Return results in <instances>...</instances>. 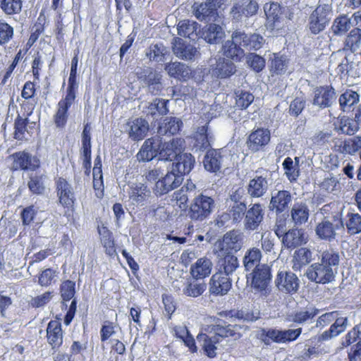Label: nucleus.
<instances>
[{
    "label": "nucleus",
    "instance_id": "nucleus-1",
    "mask_svg": "<svg viewBox=\"0 0 361 361\" xmlns=\"http://www.w3.org/2000/svg\"><path fill=\"white\" fill-rule=\"evenodd\" d=\"M339 261L340 257L336 251L325 250L321 255L320 262L312 264L307 269L305 276L316 283H331L335 279Z\"/></svg>",
    "mask_w": 361,
    "mask_h": 361
},
{
    "label": "nucleus",
    "instance_id": "nucleus-2",
    "mask_svg": "<svg viewBox=\"0 0 361 361\" xmlns=\"http://www.w3.org/2000/svg\"><path fill=\"white\" fill-rule=\"evenodd\" d=\"M332 16L331 4L319 1L308 18V27L312 34L317 35L329 25Z\"/></svg>",
    "mask_w": 361,
    "mask_h": 361
},
{
    "label": "nucleus",
    "instance_id": "nucleus-3",
    "mask_svg": "<svg viewBox=\"0 0 361 361\" xmlns=\"http://www.w3.org/2000/svg\"><path fill=\"white\" fill-rule=\"evenodd\" d=\"M215 206V201L212 197L200 194L191 202L188 216L193 221H202L210 216Z\"/></svg>",
    "mask_w": 361,
    "mask_h": 361
},
{
    "label": "nucleus",
    "instance_id": "nucleus-4",
    "mask_svg": "<svg viewBox=\"0 0 361 361\" xmlns=\"http://www.w3.org/2000/svg\"><path fill=\"white\" fill-rule=\"evenodd\" d=\"M335 219L324 218L315 227V233L318 238L326 241H332L336 239L337 232L344 229L343 222L341 218L336 214Z\"/></svg>",
    "mask_w": 361,
    "mask_h": 361
},
{
    "label": "nucleus",
    "instance_id": "nucleus-5",
    "mask_svg": "<svg viewBox=\"0 0 361 361\" xmlns=\"http://www.w3.org/2000/svg\"><path fill=\"white\" fill-rule=\"evenodd\" d=\"M224 4V0H206L201 4H195L194 15L200 21H215L219 16L217 9Z\"/></svg>",
    "mask_w": 361,
    "mask_h": 361
},
{
    "label": "nucleus",
    "instance_id": "nucleus-6",
    "mask_svg": "<svg viewBox=\"0 0 361 361\" xmlns=\"http://www.w3.org/2000/svg\"><path fill=\"white\" fill-rule=\"evenodd\" d=\"M129 202L134 207H144L150 202L152 192L148 186L142 183H133L128 190Z\"/></svg>",
    "mask_w": 361,
    "mask_h": 361
},
{
    "label": "nucleus",
    "instance_id": "nucleus-7",
    "mask_svg": "<svg viewBox=\"0 0 361 361\" xmlns=\"http://www.w3.org/2000/svg\"><path fill=\"white\" fill-rule=\"evenodd\" d=\"M10 158L13 160L11 169L13 171H35L40 166L39 159L25 151L15 152Z\"/></svg>",
    "mask_w": 361,
    "mask_h": 361
},
{
    "label": "nucleus",
    "instance_id": "nucleus-8",
    "mask_svg": "<svg viewBox=\"0 0 361 361\" xmlns=\"http://www.w3.org/2000/svg\"><path fill=\"white\" fill-rule=\"evenodd\" d=\"M243 233L239 230L227 232L219 243L220 251L224 254H234L238 252L243 247Z\"/></svg>",
    "mask_w": 361,
    "mask_h": 361
},
{
    "label": "nucleus",
    "instance_id": "nucleus-9",
    "mask_svg": "<svg viewBox=\"0 0 361 361\" xmlns=\"http://www.w3.org/2000/svg\"><path fill=\"white\" fill-rule=\"evenodd\" d=\"M183 180L178 173L171 168L161 179L157 181L154 192L157 195H162L177 188L180 185Z\"/></svg>",
    "mask_w": 361,
    "mask_h": 361
},
{
    "label": "nucleus",
    "instance_id": "nucleus-10",
    "mask_svg": "<svg viewBox=\"0 0 361 361\" xmlns=\"http://www.w3.org/2000/svg\"><path fill=\"white\" fill-rule=\"evenodd\" d=\"M231 38L247 50H259L265 42L264 37L259 34H246L244 31L240 30L234 31Z\"/></svg>",
    "mask_w": 361,
    "mask_h": 361
},
{
    "label": "nucleus",
    "instance_id": "nucleus-11",
    "mask_svg": "<svg viewBox=\"0 0 361 361\" xmlns=\"http://www.w3.org/2000/svg\"><path fill=\"white\" fill-rule=\"evenodd\" d=\"M275 284L279 291L293 294L300 286V280L296 274L291 271H279L275 279Z\"/></svg>",
    "mask_w": 361,
    "mask_h": 361
},
{
    "label": "nucleus",
    "instance_id": "nucleus-12",
    "mask_svg": "<svg viewBox=\"0 0 361 361\" xmlns=\"http://www.w3.org/2000/svg\"><path fill=\"white\" fill-rule=\"evenodd\" d=\"M271 140L270 130L264 128H259L253 130L248 136L247 145L252 152L264 151Z\"/></svg>",
    "mask_w": 361,
    "mask_h": 361
},
{
    "label": "nucleus",
    "instance_id": "nucleus-13",
    "mask_svg": "<svg viewBox=\"0 0 361 361\" xmlns=\"http://www.w3.org/2000/svg\"><path fill=\"white\" fill-rule=\"evenodd\" d=\"M159 149V158L161 160L172 161L181 153L185 148V140L183 138H173L170 142H163Z\"/></svg>",
    "mask_w": 361,
    "mask_h": 361
},
{
    "label": "nucleus",
    "instance_id": "nucleus-14",
    "mask_svg": "<svg viewBox=\"0 0 361 361\" xmlns=\"http://www.w3.org/2000/svg\"><path fill=\"white\" fill-rule=\"evenodd\" d=\"M264 216V209L261 204L255 203L249 206L244 219V228L247 231H257Z\"/></svg>",
    "mask_w": 361,
    "mask_h": 361
},
{
    "label": "nucleus",
    "instance_id": "nucleus-15",
    "mask_svg": "<svg viewBox=\"0 0 361 361\" xmlns=\"http://www.w3.org/2000/svg\"><path fill=\"white\" fill-rule=\"evenodd\" d=\"M271 173L266 171L262 175L257 174L249 182L247 186V193L252 197H261L268 190L270 185Z\"/></svg>",
    "mask_w": 361,
    "mask_h": 361
},
{
    "label": "nucleus",
    "instance_id": "nucleus-16",
    "mask_svg": "<svg viewBox=\"0 0 361 361\" xmlns=\"http://www.w3.org/2000/svg\"><path fill=\"white\" fill-rule=\"evenodd\" d=\"M336 99L334 88L331 86H320L314 91L312 104L321 109L330 107Z\"/></svg>",
    "mask_w": 361,
    "mask_h": 361
},
{
    "label": "nucleus",
    "instance_id": "nucleus-17",
    "mask_svg": "<svg viewBox=\"0 0 361 361\" xmlns=\"http://www.w3.org/2000/svg\"><path fill=\"white\" fill-rule=\"evenodd\" d=\"M258 8L255 0H240L233 6L230 13L233 20L240 21L243 16L248 18L256 14Z\"/></svg>",
    "mask_w": 361,
    "mask_h": 361
},
{
    "label": "nucleus",
    "instance_id": "nucleus-18",
    "mask_svg": "<svg viewBox=\"0 0 361 361\" xmlns=\"http://www.w3.org/2000/svg\"><path fill=\"white\" fill-rule=\"evenodd\" d=\"M161 144V137L157 135L145 141L137 154L139 161H148L159 157V149Z\"/></svg>",
    "mask_w": 361,
    "mask_h": 361
},
{
    "label": "nucleus",
    "instance_id": "nucleus-19",
    "mask_svg": "<svg viewBox=\"0 0 361 361\" xmlns=\"http://www.w3.org/2000/svg\"><path fill=\"white\" fill-rule=\"evenodd\" d=\"M231 288V280L222 271H217L209 281V292L215 295H224Z\"/></svg>",
    "mask_w": 361,
    "mask_h": 361
},
{
    "label": "nucleus",
    "instance_id": "nucleus-20",
    "mask_svg": "<svg viewBox=\"0 0 361 361\" xmlns=\"http://www.w3.org/2000/svg\"><path fill=\"white\" fill-rule=\"evenodd\" d=\"M292 199V195L288 190H274L271 192L269 209L276 214H281L289 207Z\"/></svg>",
    "mask_w": 361,
    "mask_h": 361
},
{
    "label": "nucleus",
    "instance_id": "nucleus-21",
    "mask_svg": "<svg viewBox=\"0 0 361 361\" xmlns=\"http://www.w3.org/2000/svg\"><path fill=\"white\" fill-rule=\"evenodd\" d=\"M250 276L252 287L260 291L265 290L271 281V269L268 265L261 264L253 270Z\"/></svg>",
    "mask_w": 361,
    "mask_h": 361
},
{
    "label": "nucleus",
    "instance_id": "nucleus-22",
    "mask_svg": "<svg viewBox=\"0 0 361 361\" xmlns=\"http://www.w3.org/2000/svg\"><path fill=\"white\" fill-rule=\"evenodd\" d=\"M57 195L63 207H71L75 202V195L71 184L64 178H59L56 182Z\"/></svg>",
    "mask_w": 361,
    "mask_h": 361
},
{
    "label": "nucleus",
    "instance_id": "nucleus-23",
    "mask_svg": "<svg viewBox=\"0 0 361 361\" xmlns=\"http://www.w3.org/2000/svg\"><path fill=\"white\" fill-rule=\"evenodd\" d=\"M235 71V66L231 61L219 58L215 64L212 65L210 73L214 78L224 79L231 77Z\"/></svg>",
    "mask_w": 361,
    "mask_h": 361
},
{
    "label": "nucleus",
    "instance_id": "nucleus-24",
    "mask_svg": "<svg viewBox=\"0 0 361 361\" xmlns=\"http://www.w3.org/2000/svg\"><path fill=\"white\" fill-rule=\"evenodd\" d=\"M213 264L211 259L207 257L198 259L191 265L190 273L192 277L196 280L202 279L209 276Z\"/></svg>",
    "mask_w": 361,
    "mask_h": 361
},
{
    "label": "nucleus",
    "instance_id": "nucleus-25",
    "mask_svg": "<svg viewBox=\"0 0 361 361\" xmlns=\"http://www.w3.org/2000/svg\"><path fill=\"white\" fill-rule=\"evenodd\" d=\"M195 163V157L191 154L180 153L176 158V162L172 164L171 168L183 178L184 175L191 171Z\"/></svg>",
    "mask_w": 361,
    "mask_h": 361
},
{
    "label": "nucleus",
    "instance_id": "nucleus-26",
    "mask_svg": "<svg viewBox=\"0 0 361 361\" xmlns=\"http://www.w3.org/2000/svg\"><path fill=\"white\" fill-rule=\"evenodd\" d=\"M307 238L302 229H290L286 233L282 239L283 245L288 249H294L306 244Z\"/></svg>",
    "mask_w": 361,
    "mask_h": 361
},
{
    "label": "nucleus",
    "instance_id": "nucleus-27",
    "mask_svg": "<svg viewBox=\"0 0 361 361\" xmlns=\"http://www.w3.org/2000/svg\"><path fill=\"white\" fill-rule=\"evenodd\" d=\"M74 102V100L65 97L59 102L56 111L54 115V121L56 128H63L66 126L68 118V110Z\"/></svg>",
    "mask_w": 361,
    "mask_h": 361
},
{
    "label": "nucleus",
    "instance_id": "nucleus-28",
    "mask_svg": "<svg viewBox=\"0 0 361 361\" xmlns=\"http://www.w3.org/2000/svg\"><path fill=\"white\" fill-rule=\"evenodd\" d=\"M47 337L48 343L52 348H58L63 343V332L61 324L58 321L51 320L47 328Z\"/></svg>",
    "mask_w": 361,
    "mask_h": 361
},
{
    "label": "nucleus",
    "instance_id": "nucleus-29",
    "mask_svg": "<svg viewBox=\"0 0 361 361\" xmlns=\"http://www.w3.org/2000/svg\"><path fill=\"white\" fill-rule=\"evenodd\" d=\"M129 137L135 141L142 140L149 130L148 122L143 118H136L128 123Z\"/></svg>",
    "mask_w": 361,
    "mask_h": 361
},
{
    "label": "nucleus",
    "instance_id": "nucleus-30",
    "mask_svg": "<svg viewBox=\"0 0 361 361\" xmlns=\"http://www.w3.org/2000/svg\"><path fill=\"white\" fill-rule=\"evenodd\" d=\"M313 259L312 252L308 247H300L296 250L293 255L292 269L294 271H300L305 266Z\"/></svg>",
    "mask_w": 361,
    "mask_h": 361
},
{
    "label": "nucleus",
    "instance_id": "nucleus-31",
    "mask_svg": "<svg viewBox=\"0 0 361 361\" xmlns=\"http://www.w3.org/2000/svg\"><path fill=\"white\" fill-rule=\"evenodd\" d=\"M334 320V323L331 325L330 328L319 336V341H328L338 336L345 330L348 324L347 317L337 316Z\"/></svg>",
    "mask_w": 361,
    "mask_h": 361
},
{
    "label": "nucleus",
    "instance_id": "nucleus-32",
    "mask_svg": "<svg viewBox=\"0 0 361 361\" xmlns=\"http://www.w3.org/2000/svg\"><path fill=\"white\" fill-rule=\"evenodd\" d=\"M173 49L177 57L186 61L194 59L198 53L196 47L185 43L182 39L176 42Z\"/></svg>",
    "mask_w": 361,
    "mask_h": 361
},
{
    "label": "nucleus",
    "instance_id": "nucleus-33",
    "mask_svg": "<svg viewBox=\"0 0 361 361\" xmlns=\"http://www.w3.org/2000/svg\"><path fill=\"white\" fill-rule=\"evenodd\" d=\"M207 126H201L198 128L194 136L192 149L195 152L204 151L211 147L210 138L207 133Z\"/></svg>",
    "mask_w": 361,
    "mask_h": 361
},
{
    "label": "nucleus",
    "instance_id": "nucleus-34",
    "mask_svg": "<svg viewBox=\"0 0 361 361\" xmlns=\"http://www.w3.org/2000/svg\"><path fill=\"white\" fill-rule=\"evenodd\" d=\"M264 10L267 16V26L271 30L277 28L281 13L280 6L276 3H267L264 4Z\"/></svg>",
    "mask_w": 361,
    "mask_h": 361
},
{
    "label": "nucleus",
    "instance_id": "nucleus-35",
    "mask_svg": "<svg viewBox=\"0 0 361 361\" xmlns=\"http://www.w3.org/2000/svg\"><path fill=\"white\" fill-rule=\"evenodd\" d=\"M204 169L210 172H217L222 164V157L220 152L216 149L208 150L203 161Z\"/></svg>",
    "mask_w": 361,
    "mask_h": 361
},
{
    "label": "nucleus",
    "instance_id": "nucleus-36",
    "mask_svg": "<svg viewBox=\"0 0 361 361\" xmlns=\"http://www.w3.org/2000/svg\"><path fill=\"white\" fill-rule=\"evenodd\" d=\"M360 101L359 94L352 90H346L341 94L338 102L341 109L344 112L351 111V109Z\"/></svg>",
    "mask_w": 361,
    "mask_h": 361
},
{
    "label": "nucleus",
    "instance_id": "nucleus-37",
    "mask_svg": "<svg viewBox=\"0 0 361 361\" xmlns=\"http://www.w3.org/2000/svg\"><path fill=\"white\" fill-rule=\"evenodd\" d=\"M223 28L215 23H210L202 32V37L209 44H216L224 37Z\"/></svg>",
    "mask_w": 361,
    "mask_h": 361
},
{
    "label": "nucleus",
    "instance_id": "nucleus-38",
    "mask_svg": "<svg viewBox=\"0 0 361 361\" xmlns=\"http://www.w3.org/2000/svg\"><path fill=\"white\" fill-rule=\"evenodd\" d=\"M224 55L235 61H239L244 56L243 47L235 40H227L222 45Z\"/></svg>",
    "mask_w": 361,
    "mask_h": 361
},
{
    "label": "nucleus",
    "instance_id": "nucleus-39",
    "mask_svg": "<svg viewBox=\"0 0 361 361\" xmlns=\"http://www.w3.org/2000/svg\"><path fill=\"white\" fill-rule=\"evenodd\" d=\"M199 24L193 20H183L178 24V34L184 37H188L195 40L197 37V30Z\"/></svg>",
    "mask_w": 361,
    "mask_h": 361
},
{
    "label": "nucleus",
    "instance_id": "nucleus-40",
    "mask_svg": "<svg viewBox=\"0 0 361 361\" xmlns=\"http://www.w3.org/2000/svg\"><path fill=\"white\" fill-rule=\"evenodd\" d=\"M183 125L182 121L176 117L166 118L161 126L159 127L158 133L159 135H174L177 133Z\"/></svg>",
    "mask_w": 361,
    "mask_h": 361
},
{
    "label": "nucleus",
    "instance_id": "nucleus-41",
    "mask_svg": "<svg viewBox=\"0 0 361 361\" xmlns=\"http://www.w3.org/2000/svg\"><path fill=\"white\" fill-rule=\"evenodd\" d=\"M165 70L170 76L175 78L185 80L190 75V70L189 68L180 62H173L166 64Z\"/></svg>",
    "mask_w": 361,
    "mask_h": 361
},
{
    "label": "nucleus",
    "instance_id": "nucleus-42",
    "mask_svg": "<svg viewBox=\"0 0 361 361\" xmlns=\"http://www.w3.org/2000/svg\"><path fill=\"white\" fill-rule=\"evenodd\" d=\"M91 128L88 123L85 125L82 134L83 161L85 166L91 164Z\"/></svg>",
    "mask_w": 361,
    "mask_h": 361
},
{
    "label": "nucleus",
    "instance_id": "nucleus-43",
    "mask_svg": "<svg viewBox=\"0 0 361 361\" xmlns=\"http://www.w3.org/2000/svg\"><path fill=\"white\" fill-rule=\"evenodd\" d=\"M310 210L303 203H296L291 209V217L295 225H302L309 219Z\"/></svg>",
    "mask_w": 361,
    "mask_h": 361
},
{
    "label": "nucleus",
    "instance_id": "nucleus-44",
    "mask_svg": "<svg viewBox=\"0 0 361 361\" xmlns=\"http://www.w3.org/2000/svg\"><path fill=\"white\" fill-rule=\"evenodd\" d=\"M225 256L219 262V271H222L223 274L229 276L232 274L238 267V258L233 254H224Z\"/></svg>",
    "mask_w": 361,
    "mask_h": 361
},
{
    "label": "nucleus",
    "instance_id": "nucleus-45",
    "mask_svg": "<svg viewBox=\"0 0 361 361\" xmlns=\"http://www.w3.org/2000/svg\"><path fill=\"white\" fill-rule=\"evenodd\" d=\"M261 251L256 247L248 250L243 257V265L246 271L254 270L260 266Z\"/></svg>",
    "mask_w": 361,
    "mask_h": 361
},
{
    "label": "nucleus",
    "instance_id": "nucleus-46",
    "mask_svg": "<svg viewBox=\"0 0 361 361\" xmlns=\"http://www.w3.org/2000/svg\"><path fill=\"white\" fill-rule=\"evenodd\" d=\"M296 163L294 164L290 157H286L282 164L284 169V173L290 182L295 181L300 176V170L298 166L299 158H295Z\"/></svg>",
    "mask_w": 361,
    "mask_h": 361
},
{
    "label": "nucleus",
    "instance_id": "nucleus-47",
    "mask_svg": "<svg viewBox=\"0 0 361 361\" xmlns=\"http://www.w3.org/2000/svg\"><path fill=\"white\" fill-rule=\"evenodd\" d=\"M168 53L167 48L163 44H154L147 49L146 56L150 61L160 62L165 61V56Z\"/></svg>",
    "mask_w": 361,
    "mask_h": 361
},
{
    "label": "nucleus",
    "instance_id": "nucleus-48",
    "mask_svg": "<svg viewBox=\"0 0 361 361\" xmlns=\"http://www.w3.org/2000/svg\"><path fill=\"white\" fill-rule=\"evenodd\" d=\"M361 44V29L356 27L350 31L344 42V49L352 52L357 51Z\"/></svg>",
    "mask_w": 361,
    "mask_h": 361
},
{
    "label": "nucleus",
    "instance_id": "nucleus-49",
    "mask_svg": "<svg viewBox=\"0 0 361 361\" xmlns=\"http://www.w3.org/2000/svg\"><path fill=\"white\" fill-rule=\"evenodd\" d=\"M352 26L351 19L344 15L338 16L334 20L331 30L335 35H341L345 34Z\"/></svg>",
    "mask_w": 361,
    "mask_h": 361
},
{
    "label": "nucleus",
    "instance_id": "nucleus-50",
    "mask_svg": "<svg viewBox=\"0 0 361 361\" xmlns=\"http://www.w3.org/2000/svg\"><path fill=\"white\" fill-rule=\"evenodd\" d=\"M99 233L101 236V243L105 248L106 253L110 256L114 255L116 250L111 232L107 228L103 227L102 229H99Z\"/></svg>",
    "mask_w": 361,
    "mask_h": 361
},
{
    "label": "nucleus",
    "instance_id": "nucleus-51",
    "mask_svg": "<svg viewBox=\"0 0 361 361\" xmlns=\"http://www.w3.org/2000/svg\"><path fill=\"white\" fill-rule=\"evenodd\" d=\"M340 148L342 153L354 154L361 149V135L345 140L340 145Z\"/></svg>",
    "mask_w": 361,
    "mask_h": 361
},
{
    "label": "nucleus",
    "instance_id": "nucleus-52",
    "mask_svg": "<svg viewBox=\"0 0 361 361\" xmlns=\"http://www.w3.org/2000/svg\"><path fill=\"white\" fill-rule=\"evenodd\" d=\"M169 100L157 98L151 102L147 106V114L154 116L157 114L159 115H166L169 112L168 108Z\"/></svg>",
    "mask_w": 361,
    "mask_h": 361
},
{
    "label": "nucleus",
    "instance_id": "nucleus-53",
    "mask_svg": "<svg viewBox=\"0 0 361 361\" xmlns=\"http://www.w3.org/2000/svg\"><path fill=\"white\" fill-rule=\"evenodd\" d=\"M212 331L214 336H218V339L228 336H233L235 334V327L231 324H226L224 322L220 321L218 324L213 325Z\"/></svg>",
    "mask_w": 361,
    "mask_h": 361
},
{
    "label": "nucleus",
    "instance_id": "nucleus-54",
    "mask_svg": "<svg viewBox=\"0 0 361 361\" xmlns=\"http://www.w3.org/2000/svg\"><path fill=\"white\" fill-rule=\"evenodd\" d=\"M281 330L275 329H262L259 338L265 344L270 345L271 342L281 343Z\"/></svg>",
    "mask_w": 361,
    "mask_h": 361
},
{
    "label": "nucleus",
    "instance_id": "nucleus-55",
    "mask_svg": "<svg viewBox=\"0 0 361 361\" xmlns=\"http://www.w3.org/2000/svg\"><path fill=\"white\" fill-rule=\"evenodd\" d=\"M345 223L348 233L350 235L357 234L361 232V216L356 213H348Z\"/></svg>",
    "mask_w": 361,
    "mask_h": 361
},
{
    "label": "nucleus",
    "instance_id": "nucleus-56",
    "mask_svg": "<svg viewBox=\"0 0 361 361\" xmlns=\"http://www.w3.org/2000/svg\"><path fill=\"white\" fill-rule=\"evenodd\" d=\"M44 175L35 174L30 177L27 187L30 191L35 195H41L44 192L45 187L44 184Z\"/></svg>",
    "mask_w": 361,
    "mask_h": 361
},
{
    "label": "nucleus",
    "instance_id": "nucleus-57",
    "mask_svg": "<svg viewBox=\"0 0 361 361\" xmlns=\"http://www.w3.org/2000/svg\"><path fill=\"white\" fill-rule=\"evenodd\" d=\"M318 313L319 310L315 308H309L298 311L293 315V322L298 324H304L314 318Z\"/></svg>",
    "mask_w": 361,
    "mask_h": 361
},
{
    "label": "nucleus",
    "instance_id": "nucleus-58",
    "mask_svg": "<svg viewBox=\"0 0 361 361\" xmlns=\"http://www.w3.org/2000/svg\"><path fill=\"white\" fill-rule=\"evenodd\" d=\"M29 124L27 118H23L18 116L14 123V137L18 140H23L25 138V133L28 132L27 126Z\"/></svg>",
    "mask_w": 361,
    "mask_h": 361
},
{
    "label": "nucleus",
    "instance_id": "nucleus-59",
    "mask_svg": "<svg viewBox=\"0 0 361 361\" xmlns=\"http://www.w3.org/2000/svg\"><path fill=\"white\" fill-rule=\"evenodd\" d=\"M205 283H189L183 290V293L189 297L197 298L201 295L206 290Z\"/></svg>",
    "mask_w": 361,
    "mask_h": 361
},
{
    "label": "nucleus",
    "instance_id": "nucleus-60",
    "mask_svg": "<svg viewBox=\"0 0 361 361\" xmlns=\"http://www.w3.org/2000/svg\"><path fill=\"white\" fill-rule=\"evenodd\" d=\"M0 7L8 15L18 13L22 8L21 0H0Z\"/></svg>",
    "mask_w": 361,
    "mask_h": 361
},
{
    "label": "nucleus",
    "instance_id": "nucleus-61",
    "mask_svg": "<svg viewBox=\"0 0 361 361\" xmlns=\"http://www.w3.org/2000/svg\"><path fill=\"white\" fill-rule=\"evenodd\" d=\"M359 126H360V123L356 121L355 118L354 120L350 118H341L338 129L342 133L353 135L358 130Z\"/></svg>",
    "mask_w": 361,
    "mask_h": 361
},
{
    "label": "nucleus",
    "instance_id": "nucleus-62",
    "mask_svg": "<svg viewBox=\"0 0 361 361\" xmlns=\"http://www.w3.org/2000/svg\"><path fill=\"white\" fill-rule=\"evenodd\" d=\"M204 338L203 348L204 352L208 357L213 358L216 355V345L220 342V339H218V336H208L204 335Z\"/></svg>",
    "mask_w": 361,
    "mask_h": 361
},
{
    "label": "nucleus",
    "instance_id": "nucleus-63",
    "mask_svg": "<svg viewBox=\"0 0 361 361\" xmlns=\"http://www.w3.org/2000/svg\"><path fill=\"white\" fill-rule=\"evenodd\" d=\"M235 104L241 109H247L254 101V96L246 91L238 90L235 92Z\"/></svg>",
    "mask_w": 361,
    "mask_h": 361
},
{
    "label": "nucleus",
    "instance_id": "nucleus-64",
    "mask_svg": "<svg viewBox=\"0 0 361 361\" xmlns=\"http://www.w3.org/2000/svg\"><path fill=\"white\" fill-rule=\"evenodd\" d=\"M247 63L257 73L262 71L265 67V59L255 53H250L247 55Z\"/></svg>",
    "mask_w": 361,
    "mask_h": 361
}]
</instances>
